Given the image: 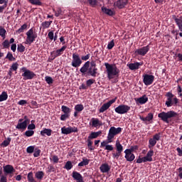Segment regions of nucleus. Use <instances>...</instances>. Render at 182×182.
Masks as SVG:
<instances>
[{
  "mask_svg": "<svg viewBox=\"0 0 182 182\" xmlns=\"http://www.w3.org/2000/svg\"><path fill=\"white\" fill-rule=\"evenodd\" d=\"M11 141V138L8 137L6 140H4L1 144V146H3L4 147H6L10 144Z\"/></svg>",
  "mask_w": 182,
  "mask_h": 182,
  "instance_id": "a19ab883",
  "label": "nucleus"
},
{
  "mask_svg": "<svg viewBox=\"0 0 182 182\" xmlns=\"http://www.w3.org/2000/svg\"><path fill=\"white\" fill-rule=\"evenodd\" d=\"M109 143H112V142H109V140L107 139V141H103L102 142H101V145L100 147H104L105 146V150H108V151H113L114 150V146L112 145H109Z\"/></svg>",
  "mask_w": 182,
  "mask_h": 182,
  "instance_id": "412c9836",
  "label": "nucleus"
},
{
  "mask_svg": "<svg viewBox=\"0 0 182 182\" xmlns=\"http://www.w3.org/2000/svg\"><path fill=\"white\" fill-rule=\"evenodd\" d=\"M154 80H155V76L152 75L146 74L143 75V82L146 86L152 85Z\"/></svg>",
  "mask_w": 182,
  "mask_h": 182,
  "instance_id": "9d476101",
  "label": "nucleus"
},
{
  "mask_svg": "<svg viewBox=\"0 0 182 182\" xmlns=\"http://www.w3.org/2000/svg\"><path fill=\"white\" fill-rule=\"evenodd\" d=\"M72 58L71 66L73 68H77L82 64V60H81L79 54L73 53Z\"/></svg>",
  "mask_w": 182,
  "mask_h": 182,
  "instance_id": "423d86ee",
  "label": "nucleus"
},
{
  "mask_svg": "<svg viewBox=\"0 0 182 182\" xmlns=\"http://www.w3.org/2000/svg\"><path fill=\"white\" fill-rule=\"evenodd\" d=\"M95 82V80H92V79L87 80L86 81V85H87V87H91V85H92V84H94Z\"/></svg>",
  "mask_w": 182,
  "mask_h": 182,
  "instance_id": "680f3d73",
  "label": "nucleus"
},
{
  "mask_svg": "<svg viewBox=\"0 0 182 182\" xmlns=\"http://www.w3.org/2000/svg\"><path fill=\"white\" fill-rule=\"evenodd\" d=\"M114 46H115L114 41L112 40L111 42L108 43L107 49L112 50L114 47Z\"/></svg>",
  "mask_w": 182,
  "mask_h": 182,
  "instance_id": "5fc2aeb1",
  "label": "nucleus"
},
{
  "mask_svg": "<svg viewBox=\"0 0 182 182\" xmlns=\"http://www.w3.org/2000/svg\"><path fill=\"white\" fill-rule=\"evenodd\" d=\"M87 1L92 6H95L97 4V0H87Z\"/></svg>",
  "mask_w": 182,
  "mask_h": 182,
  "instance_id": "e2e57ef3",
  "label": "nucleus"
},
{
  "mask_svg": "<svg viewBox=\"0 0 182 182\" xmlns=\"http://www.w3.org/2000/svg\"><path fill=\"white\" fill-rule=\"evenodd\" d=\"M106 68L107 77L109 80H112L115 77L119 76L120 70L118 69L115 64L105 63Z\"/></svg>",
  "mask_w": 182,
  "mask_h": 182,
  "instance_id": "f257e3e1",
  "label": "nucleus"
},
{
  "mask_svg": "<svg viewBox=\"0 0 182 182\" xmlns=\"http://www.w3.org/2000/svg\"><path fill=\"white\" fill-rule=\"evenodd\" d=\"M2 46L4 47V48H9L10 46V43L9 41L8 40H5L3 43H2Z\"/></svg>",
  "mask_w": 182,
  "mask_h": 182,
  "instance_id": "052dcab7",
  "label": "nucleus"
},
{
  "mask_svg": "<svg viewBox=\"0 0 182 182\" xmlns=\"http://www.w3.org/2000/svg\"><path fill=\"white\" fill-rule=\"evenodd\" d=\"M122 151H117L116 153H112V157L116 159H119L120 156L122 155Z\"/></svg>",
  "mask_w": 182,
  "mask_h": 182,
  "instance_id": "3c124183",
  "label": "nucleus"
},
{
  "mask_svg": "<svg viewBox=\"0 0 182 182\" xmlns=\"http://www.w3.org/2000/svg\"><path fill=\"white\" fill-rule=\"evenodd\" d=\"M90 65V62L87 61L85 63L82 67L80 69V72L82 73V75H85L86 73H87Z\"/></svg>",
  "mask_w": 182,
  "mask_h": 182,
  "instance_id": "a211bd4d",
  "label": "nucleus"
},
{
  "mask_svg": "<svg viewBox=\"0 0 182 182\" xmlns=\"http://www.w3.org/2000/svg\"><path fill=\"white\" fill-rule=\"evenodd\" d=\"M31 5L42 6V1L41 0H28Z\"/></svg>",
  "mask_w": 182,
  "mask_h": 182,
  "instance_id": "c9c22d12",
  "label": "nucleus"
},
{
  "mask_svg": "<svg viewBox=\"0 0 182 182\" xmlns=\"http://www.w3.org/2000/svg\"><path fill=\"white\" fill-rule=\"evenodd\" d=\"M0 182H7V177L5 176H1Z\"/></svg>",
  "mask_w": 182,
  "mask_h": 182,
  "instance_id": "338daca9",
  "label": "nucleus"
},
{
  "mask_svg": "<svg viewBox=\"0 0 182 182\" xmlns=\"http://www.w3.org/2000/svg\"><path fill=\"white\" fill-rule=\"evenodd\" d=\"M100 170L102 173H108L111 170V166L107 163L103 164L100 166Z\"/></svg>",
  "mask_w": 182,
  "mask_h": 182,
  "instance_id": "5701e85b",
  "label": "nucleus"
},
{
  "mask_svg": "<svg viewBox=\"0 0 182 182\" xmlns=\"http://www.w3.org/2000/svg\"><path fill=\"white\" fill-rule=\"evenodd\" d=\"M6 31L2 26H0V36L2 37L4 39L6 38Z\"/></svg>",
  "mask_w": 182,
  "mask_h": 182,
  "instance_id": "37998d69",
  "label": "nucleus"
},
{
  "mask_svg": "<svg viewBox=\"0 0 182 182\" xmlns=\"http://www.w3.org/2000/svg\"><path fill=\"white\" fill-rule=\"evenodd\" d=\"M70 114H61L60 119L61 121H65L67 119L70 118Z\"/></svg>",
  "mask_w": 182,
  "mask_h": 182,
  "instance_id": "4d7b16f0",
  "label": "nucleus"
},
{
  "mask_svg": "<svg viewBox=\"0 0 182 182\" xmlns=\"http://www.w3.org/2000/svg\"><path fill=\"white\" fill-rule=\"evenodd\" d=\"M6 58L8 59L9 61H14L16 60V58L14 57L13 54L11 53H8Z\"/></svg>",
  "mask_w": 182,
  "mask_h": 182,
  "instance_id": "8fccbe9b",
  "label": "nucleus"
},
{
  "mask_svg": "<svg viewBox=\"0 0 182 182\" xmlns=\"http://www.w3.org/2000/svg\"><path fill=\"white\" fill-rule=\"evenodd\" d=\"M66 49H67V46H64L60 49L57 50L55 51V58L60 57Z\"/></svg>",
  "mask_w": 182,
  "mask_h": 182,
  "instance_id": "c85d7f7f",
  "label": "nucleus"
},
{
  "mask_svg": "<svg viewBox=\"0 0 182 182\" xmlns=\"http://www.w3.org/2000/svg\"><path fill=\"white\" fill-rule=\"evenodd\" d=\"M136 104L144 105L149 101V98L146 95H144L139 98L134 99Z\"/></svg>",
  "mask_w": 182,
  "mask_h": 182,
  "instance_id": "4be33fe9",
  "label": "nucleus"
},
{
  "mask_svg": "<svg viewBox=\"0 0 182 182\" xmlns=\"http://www.w3.org/2000/svg\"><path fill=\"white\" fill-rule=\"evenodd\" d=\"M3 171L6 175L12 174L13 173H14L16 171L15 168L11 165L4 166Z\"/></svg>",
  "mask_w": 182,
  "mask_h": 182,
  "instance_id": "dca6fc26",
  "label": "nucleus"
},
{
  "mask_svg": "<svg viewBox=\"0 0 182 182\" xmlns=\"http://www.w3.org/2000/svg\"><path fill=\"white\" fill-rule=\"evenodd\" d=\"M178 114L177 112L171 110L168 112H162L158 114V117L160 118L166 124L170 123V120L173 117H177Z\"/></svg>",
  "mask_w": 182,
  "mask_h": 182,
  "instance_id": "f03ea898",
  "label": "nucleus"
},
{
  "mask_svg": "<svg viewBox=\"0 0 182 182\" xmlns=\"http://www.w3.org/2000/svg\"><path fill=\"white\" fill-rule=\"evenodd\" d=\"M98 68H97V64L95 61H92L90 63V66L87 70V75L92 76V77H96L98 74Z\"/></svg>",
  "mask_w": 182,
  "mask_h": 182,
  "instance_id": "39448f33",
  "label": "nucleus"
},
{
  "mask_svg": "<svg viewBox=\"0 0 182 182\" xmlns=\"http://www.w3.org/2000/svg\"><path fill=\"white\" fill-rule=\"evenodd\" d=\"M124 154L127 161L132 162L136 158L134 154L132 153V149H126Z\"/></svg>",
  "mask_w": 182,
  "mask_h": 182,
  "instance_id": "ddd939ff",
  "label": "nucleus"
},
{
  "mask_svg": "<svg viewBox=\"0 0 182 182\" xmlns=\"http://www.w3.org/2000/svg\"><path fill=\"white\" fill-rule=\"evenodd\" d=\"M149 50H150L149 46H147L141 48L140 49H137L135 51V53H136L137 55H141V56H144L145 55H146L148 53Z\"/></svg>",
  "mask_w": 182,
  "mask_h": 182,
  "instance_id": "2eb2a0df",
  "label": "nucleus"
},
{
  "mask_svg": "<svg viewBox=\"0 0 182 182\" xmlns=\"http://www.w3.org/2000/svg\"><path fill=\"white\" fill-rule=\"evenodd\" d=\"M55 12V16L59 17L60 15H63V10L60 9V7H58L57 10H53Z\"/></svg>",
  "mask_w": 182,
  "mask_h": 182,
  "instance_id": "79ce46f5",
  "label": "nucleus"
},
{
  "mask_svg": "<svg viewBox=\"0 0 182 182\" xmlns=\"http://www.w3.org/2000/svg\"><path fill=\"white\" fill-rule=\"evenodd\" d=\"M89 163L90 160L88 159H82V161L78 164V166H87Z\"/></svg>",
  "mask_w": 182,
  "mask_h": 182,
  "instance_id": "4c0bfd02",
  "label": "nucleus"
},
{
  "mask_svg": "<svg viewBox=\"0 0 182 182\" xmlns=\"http://www.w3.org/2000/svg\"><path fill=\"white\" fill-rule=\"evenodd\" d=\"M52 132L53 131L50 129H46V128H44L43 130H41L40 132V134L42 136H45L46 134L48 136H50L52 135Z\"/></svg>",
  "mask_w": 182,
  "mask_h": 182,
  "instance_id": "cd10ccee",
  "label": "nucleus"
},
{
  "mask_svg": "<svg viewBox=\"0 0 182 182\" xmlns=\"http://www.w3.org/2000/svg\"><path fill=\"white\" fill-rule=\"evenodd\" d=\"M8 94L6 92H2L0 95V102L5 101L8 99Z\"/></svg>",
  "mask_w": 182,
  "mask_h": 182,
  "instance_id": "473e14b6",
  "label": "nucleus"
},
{
  "mask_svg": "<svg viewBox=\"0 0 182 182\" xmlns=\"http://www.w3.org/2000/svg\"><path fill=\"white\" fill-rule=\"evenodd\" d=\"M173 18L175 21V23L178 27L179 31L182 30V16L177 18L176 16H173Z\"/></svg>",
  "mask_w": 182,
  "mask_h": 182,
  "instance_id": "bb28decb",
  "label": "nucleus"
},
{
  "mask_svg": "<svg viewBox=\"0 0 182 182\" xmlns=\"http://www.w3.org/2000/svg\"><path fill=\"white\" fill-rule=\"evenodd\" d=\"M87 147H88V149L90 151H93L95 149V148H93V146H92L93 142L90 139H87Z\"/></svg>",
  "mask_w": 182,
  "mask_h": 182,
  "instance_id": "de8ad7c7",
  "label": "nucleus"
},
{
  "mask_svg": "<svg viewBox=\"0 0 182 182\" xmlns=\"http://www.w3.org/2000/svg\"><path fill=\"white\" fill-rule=\"evenodd\" d=\"M21 70L23 73L21 76L23 77V79L24 80H32L36 76L33 72L26 69V68H22Z\"/></svg>",
  "mask_w": 182,
  "mask_h": 182,
  "instance_id": "0eeeda50",
  "label": "nucleus"
},
{
  "mask_svg": "<svg viewBox=\"0 0 182 182\" xmlns=\"http://www.w3.org/2000/svg\"><path fill=\"white\" fill-rule=\"evenodd\" d=\"M41 153V149H35L34 153H33V156L34 157H38V156H40Z\"/></svg>",
  "mask_w": 182,
  "mask_h": 182,
  "instance_id": "bf43d9fd",
  "label": "nucleus"
},
{
  "mask_svg": "<svg viewBox=\"0 0 182 182\" xmlns=\"http://www.w3.org/2000/svg\"><path fill=\"white\" fill-rule=\"evenodd\" d=\"M34 150H35V146H30L27 147L26 152L28 154H32V153H33Z\"/></svg>",
  "mask_w": 182,
  "mask_h": 182,
  "instance_id": "864d4df0",
  "label": "nucleus"
},
{
  "mask_svg": "<svg viewBox=\"0 0 182 182\" xmlns=\"http://www.w3.org/2000/svg\"><path fill=\"white\" fill-rule=\"evenodd\" d=\"M91 122V126L95 128H98L103 125L102 122H100L99 119L92 118Z\"/></svg>",
  "mask_w": 182,
  "mask_h": 182,
  "instance_id": "6ab92c4d",
  "label": "nucleus"
},
{
  "mask_svg": "<svg viewBox=\"0 0 182 182\" xmlns=\"http://www.w3.org/2000/svg\"><path fill=\"white\" fill-rule=\"evenodd\" d=\"M45 80L48 85L53 83V79L51 77H49V76L45 77Z\"/></svg>",
  "mask_w": 182,
  "mask_h": 182,
  "instance_id": "603ef678",
  "label": "nucleus"
},
{
  "mask_svg": "<svg viewBox=\"0 0 182 182\" xmlns=\"http://www.w3.org/2000/svg\"><path fill=\"white\" fill-rule=\"evenodd\" d=\"M61 109H62V112H63L64 114H70L71 109H70L68 107H66V106H65V105H63V106L61 107Z\"/></svg>",
  "mask_w": 182,
  "mask_h": 182,
  "instance_id": "f704fd0d",
  "label": "nucleus"
},
{
  "mask_svg": "<svg viewBox=\"0 0 182 182\" xmlns=\"http://www.w3.org/2000/svg\"><path fill=\"white\" fill-rule=\"evenodd\" d=\"M165 105L167 106V107H170L174 105L173 103V98H167V101L166 102Z\"/></svg>",
  "mask_w": 182,
  "mask_h": 182,
  "instance_id": "a18cd8bd",
  "label": "nucleus"
},
{
  "mask_svg": "<svg viewBox=\"0 0 182 182\" xmlns=\"http://www.w3.org/2000/svg\"><path fill=\"white\" fill-rule=\"evenodd\" d=\"M131 109V107L126 105H121L116 107L114 109L115 112L119 114H127L129 110Z\"/></svg>",
  "mask_w": 182,
  "mask_h": 182,
  "instance_id": "6e6552de",
  "label": "nucleus"
},
{
  "mask_svg": "<svg viewBox=\"0 0 182 182\" xmlns=\"http://www.w3.org/2000/svg\"><path fill=\"white\" fill-rule=\"evenodd\" d=\"M102 134V131H99V132H92L90 135L88 136L87 139L91 140L93 139H96L98 136H101Z\"/></svg>",
  "mask_w": 182,
  "mask_h": 182,
  "instance_id": "393cba45",
  "label": "nucleus"
},
{
  "mask_svg": "<svg viewBox=\"0 0 182 182\" xmlns=\"http://www.w3.org/2000/svg\"><path fill=\"white\" fill-rule=\"evenodd\" d=\"M26 39L25 41L26 45H31L37 38L38 36L34 33V30L31 28L26 33Z\"/></svg>",
  "mask_w": 182,
  "mask_h": 182,
  "instance_id": "20e7f679",
  "label": "nucleus"
},
{
  "mask_svg": "<svg viewBox=\"0 0 182 182\" xmlns=\"http://www.w3.org/2000/svg\"><path fill=\"white\" fill-rule=\"evenodd\" d=\"M84 109V106L82 105H77L75 106V110L78 112H82Z\"/></svg>",
  "mask_w": 182,
  "mask_h": 182,
  "instance_id": "09e8293b",
  "label": "nucleus"
},
{
  "mask_svg": "<svg viewBox=\"0 0 182 182\" xmlns=\"http://www.w3.org/2000/svg\"><path fill=\"white\" fill-rule=\"evenodd\" d=\"M161 133L156 134L153 136L151 139L149 140V148L151 149L152 147L155 146L157 144V141L161 140Z\"/></svg>",
  "mask_w": 182,
  "mask_h": 182,
  "instance_id": "1a4fd4ad",
  "label": "nucleus"
},
{
  "mask_svg": "<svg viewBox=\"0 0 182 182\" xmlns=\"http://www.w3.org/2000/svg\"><path fill=\"white\" fill-rule=\"evenodd\" d=\"M122 132V129L121 127H117V128L114 127H110L107 136V140H108V142H112V139L114 138V136L120 134Z\"/></svg>",
  "mask_w": 182,
  "mask_h": 182,
  "instance_id": "7ed1b4c3",
  "label": "nucleus"
},
{
  "mask_svg": "<svg viewBox=\"0 0 182 182\" xmlns=\"http://www.w3.org/2000/svg\"><path fill=\"white\" fill-rule=\"evenodd\" d=\"M129 0H117V1H115V3H114V5L119 9H122L125 8Z\"/></svg>",
  "mask_w": 182,
  "mask_h": 182,
  "instance_id": "4468645a",
  "label": "nucleus"
},
{
  "mask_svg": "<svg viewBox=\"0 0 182 182\" xmlns=\"http://www.w3.org/2000/svg\"><path fill=\"white\" fill-rule=\"evenodd\" d=\"M36 127L34 124H28V127H27V129H29V130H33V129H36Z\"/></svg>",
  "mask_w": 182,
  "mask_h": 182,
  "instance_id": "69168bd1",
  "label": "nucleus"
},
{
  "mask_svg": "<svg viewBox=\"0 0 182 182\" xmlns=\"http://www.w3.org/2000/svg\"><path fill=\"white\" fill-rule=\"evenodd\" d=\"M73 163L70 161H68L65 163L64 168H65L67 171H70L73 168Z\"/></svg>",
  "mask_w": 182,
  "mask_h": 182,
  "instance_id": "e433bc0d",
  "label": "nucleus"
},
{
  "mask_svg": "<svg viewBox=\"0 0 182 182\" xmlns=\"http://www.w3.org/2000/svg\"><path fill=\"white\" fill-rule=\"evenodd\" d=\"M27 28H28L27 24H23V26H21L19 28V29H18V30L16 31V33H17L18 34H20V33H23L24 31L27 29Z\"/></svg>",
  "mask_w": 182,
  "mask_h": 182,
  "instance_id": "58836bf2",
  "label": "nucleus"
},
{
  "mask_svg": "<svg viewBox=\"0 0 182 182\" xmlns=\"http://www.w3.org/2000/svg\"><path fill=\"white\" fill-rule=\"evenodd\" d=\"M102 11L109 16H113L115 14L114 10L107 9V7H102Z\"/></svg>",
  "mask_w": 182,
  "mask_h": 182,
  "instance_id": "a878e982",
  "label": "nucleus"
},
{
  "mask_svg": "<svg viewBox=\"0 0 182 182\" xmlns=\"http://www.w3.org/2000/svg\"><path fill=\"white\" fill-rule=\"evenodd\" d=\"M53 21H44L41 23V27L43 30L50 28Z\"/></svg>",
  "mask_w": 182,
  "mask_h": 182,
  "instance_id": "2f4dec72",
  "label": "nucleus"
},
{
  "mask_svg": "<svg viewBox=\"0 0 182 182\" xmlns=\"http://www.w3.org/2000/svg\"><path fill=\"white\" fill-rule=\"evenodd\" d=\"M18 63H13L12 65L10 68V70H13L14 71H16L18 68Z\"/></svg>",
  "mask_w": 182,
  "mask_h": 182,
  "instance_id": "6e6d98bb",
  "label": "nucleus"
},
{
  "mask_svg": "<svg viewBox=\"0 0 182 182\" xmlns=\"http://www.w3.org/2000/svg\"><path fill=\"white\" fill-rule=\"evenodd\" d=\"M44 172L43 171H38L35 173V177L37 179H42L44 176Z\"/></svg>",
  "mask_w": 182,
  "mask_h": 182,
  "instance_id": "ea45409f",
  "label": "nucleus"
},
{
  "mask_svg": "<svg viewBox=\"0 0 182 182\" xmlns=\"http://www.w3.org/2000/svg\"><path fill=\"white\" fill-rule=\"evenodd\" d=\"M154 154V151L153 150H149L146 156L144 157V162L147 161H153V156Z\"/></svg>",
  "mask_w": 182,
  "mask_h": 182,
  "instance_id": "aec40b11",
  "label": "nucleus"
},
{
  "mask_svg": "<svg viewBox=\"0 0 182 182\" xmlns=\"http://www.w3.org/2000/svg\"><path fill=\"white\" fill-rule=\"evenodd\" d=\"M35 134V132L33 130H28L26 131L24 133V135L26 136L27 137H31L33 136Z\"/></svg>",
  "mask_w": 182,
  "mask_h": 182,
  "instance_id": "c03bdc74",
  "label": "nucleus"
},
{
  "mask_svg": "<svg viewBox=\"0 0 182 182\" xmlns=\"http://www.w3.org/2000/svg\"><path fill=\"white\" fill-rule=\"evenodd\" d=\"M28 123H26V122H21V123H18L16 127V129H26L27 128V126H28Z\"/></svg>",
  "mask_w": 182,
  "mask_h": 182,
  "instance_id": "c756f323",
  "label": "nucleus"
},
{
  "mask_svg": "<svg viewBox=\"0 0 182 182\" xmlns=\"http://www.w3.org/2000/svg\"><path fill=\"white\" fill-rule=\"evenodd\" d=\"M48 37L50 41H53L54 39V33L53 31H50L48 33Z\"/></svg>",
  "mask_w": 182,
  "mask_h": 182,
  "instance_id": "0e129e2a",
  "label": "nucleus"
},
{
  "mask_svg": "<svg viewBox=\"0 0 182 182\" xmlns=\"http://www.w3.org/2000/svg\"><path fill=\"white\" fill-rule=\"evenodd\" d=\"M176 151H177V152H178V155L179 156H182V147H181V148L178 147V148L176 149Z\"/></svg>",
  "mask_w": 182,
  "mask_h": 182,
  "instance_id": "774afa93",
  "label": "nucleus"
},
{
  "mask_svg": "<svg viewBox=\"0 0 182 182\" xmlns=\"http://www.w3.org/2000/svg\"><path fill=\"white\" fill-rule=\"evenodd\" d=\"M72 177L73 178V179L76 180L77 182H85L83 176L81 175L80 173H78L77 171H73Z\"/></svg>",
  "mask_w": 182,
  "mask_h": 182,
  "instance_id": "f3484780",
  "label": "nucleus"
},
{
  "mask_svg": "<svg viewBox=\"0 0 182 182\" xmlns=\"http://www.w3.org/2000/svg\"><path fill=\"white\" fill-rule=\"evenodd\" d=\"M78 132V129L77 127H68V128L65 127H63L61 128V133L66 135L73 132Z\"/></svg>",
  "mask_w": 182,
  "mask_h": 182,
  "instance_id": "f8f14e48",
  "label": "nucleus"
},
{
  "mask_svg": "<svg viewBox=\"0 0 182 182\" xmlns=\"http://www.w3.org/2000/svg\"><path fill=\"white\" fill-rule=\"evenodd\" d=\"M115 146H116L117 151L123 152V151H124V147H123V146L121 144V143L119 142V140H117V141H116Z\"/></svg>",
  "mask_w": 182,
  "mask_h": 182,
  "instance_id": "7c9ffc66",
  "label": "nucleus"
},
{
  "mask_svg": "<svg viewBox=\"0 0 182 182\" xmlns=\"http://www.w3.org/2000/svg\"><path fill=\"white\" fill-rule=\"evenodd\" d=\"M141 65H142V63H130V64L127 65V66L131 70H138Z\"/></svg>",
  "mask_w": 182,
  "mask_h": 182,
  "instance_id": "b1692460",
  "label": "nucleus"
},
{
  "mask_svg": "<svg viewBox=\"0 0 182 182\" xmlns=\"http://www.w3.org/2000/svg\"><path fill=\"white\" fill-rule=\"evenodd\" d=\"M154 119V114L149 113L148 115L146 117V122H151Z\"/></svg>",
  "mask_w": 182,
  "mask_h": 182,
  "instance_id": "13d9d810",
  "label": "nucleus"
},
{
  "mask_svg": "<svg viewBox=\"0 0 182 182\" xmlns=\"http://www.w3.org/2000/svg\"><path fill=\"white\" fill-rule=\"evenodd\" d=\"M27 180L28 182H36L33 177V172H29L27 175Z\"/></svg>",
  "mask_w": 182,
  "mask_h": 182,
  "instance_id": "72a5a7b5",
  "label": "nucleus"
},
{
  "mask_svg": "<svg viewBox=\"0 0 182 182\" xmlns=\"http://www.w3.org/2000/svg\"><path fill=\"white\" fill-rule=\"evenodd\" d=\"M17 50L20 53H23L26 50V47L22 44L17 45Z\"/></svg>",
  "mask_w": 182,
  "mask_h": 182,
  "instance_id": "49530a36",
  "label": "nucleus"
},
{
  "mask_svg": "<svg viewBox=\"0 0 182 182\" xmlns=\"http://www.w3.org/2000/svg\"><path fill=\"white\" fill-rule=\"evenodd\" d=\"M117 100V97H115L114 99L109 101L108 102L103 104L102 106L100 108L99 112L100 113L105 112L106 110H107L111 107V105L113 103L116 102Z\"/></svg>",
  "mask_w": 182,
  "mask_h": 182,
  "instance_id": "9b49d317",
  "label": "nucleus"
}]
</instances>
